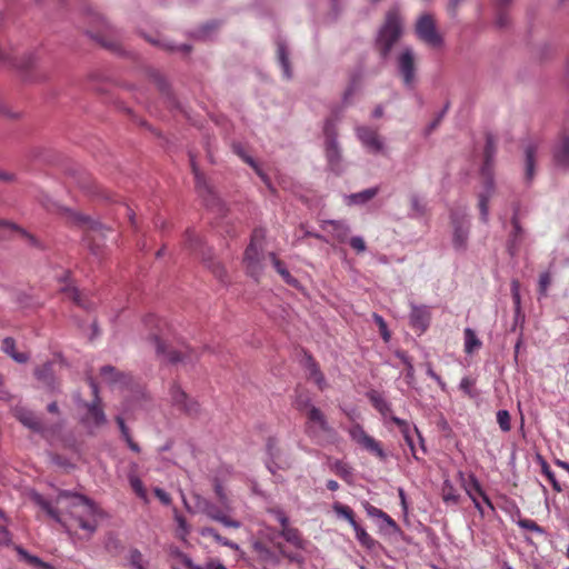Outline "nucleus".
Listing matches in <instances>:
<instances>
[{
  "label": "nucleus",
  "instance_id": "nucleus-1",
  "mask_svg": "<svg viewBox=\"0 0 569 569\" xmlns=\"http://www.w3.org/2000/svg\"><path fill=\"white\" fill-rule=\"evenodd\" d=\"M57 503L67 510L81 529L89 533H93L97 530L96 516L98 509L91 499L79 493L62 490L58 493Z\"/></svg>",
  "mask_w": 569,
  "mask_h": 569
},
{
  "label": "nucleus",
  "instance_id": "nucleus-2",
  "mask_svg": "<svg viewBox=\"0 0 569 569\" xmlns=\"http://www.w3.org/2000/svg\"><path fill=\"white\" fill-rule=\"evenodd\" d=\"M496 142L492 136L488 134L485 147V160L481 168V177L483 189L479 193V210L481 214L482 221L488 220L489 213V200L495 193V182H493V157L496 154Z\"/></svg>",
  "mask_w": 569,
  "mask_h": 569
},
{
  "label": "nucleus",
  "instance_id": "nucleus-3",
  "mask_svg": "<svg viewBox=\"0 0 569 569\" xmlns=\"http://www.w3.org/2000/svg\"><path fill=\"white\" fill-rule=\"evenodd\" d=\"M264 465L271 473L291 468L293 457L290 447L277 437H268L264 446Z\"/></svg>",
  "mask_w": 569,
  "mask_h": 569
},
{
  "label": "nucleus",
  "instance_id": "nucleus-4",
  "mask_svg": "<svg viewBox=\"0 0 569 569\" xmlns=\"http://www.w3.org/2000/svg\"><path fill=\"white\" fill-rule=\"evenodd\" d=\"M402 32V20L398 8H391L380 28L377 46L385 58L389 54L393 44L399 40Z\"/></svg>",
  "mask_w": 569,
  "mask_h": 569
},
{
  "label": "nucleus",
  "instance_id": "nucleus-5",
  "mask_svg": "<svg viewBox=\"0 0 569 569\" xmlns=\"http://www.w3.org/2000/svg\"><path fill=\"white\" fill-rule=\"evenodd\" d=\"M150 339L154 345L156 353L172 365L193 363L199 357L190 347H183L179 350L168 348V346L156 333H152Z\"/></svg>",
  "mask_w": 569,
  "mask_h": 569
},
{
  "label": "nucleus",
  "instance_id": "nucleus-6",
  "mask_svg": "<svg viewBox=\"0 0 569 569\" xmlns=\"http://www.w3.org/2000/svg\"><path fill=\"white\" fill-rule=\"evenodd\" d=\"M303 416L306 418L305 433L310 439L319 442L325 436H329L333 432V428L330 426L327 416L320 408H310Z\"/></svg>",
  "mask_w": 569,
  "mask_h": 569
},
{
  "label": "nucleus",
  "instance_id": "nucleus-7",
  "mask_svg": "<svg viewBox=\"0 0 569 569\" xmlns=\"http://www.w3.org/2000/svg\"><path fill=\"white\" fill-rule=\"evenodd\" d=\"M190 162L192 167V172L194 174L196 188L199 196L202 198L204 204L208 208L217 209L218 212H221L223 204L220 198L217 196L213 188L209 184L203 174L199 171L192 156H190Z\"/></svg>",
  "mask_w": 569,
  "mask_h": 569
},
{
  "label": "nucleus",
  "instance_id": "nucleus-8",
  "mask_svg": "<svg viewBox=\"0 0 569 569\" xmlns=\"http://www.w3.org/2000/svg\"><path fill=\"white\" fill-rule=\"evenodd\" d=\"M417 37L427 46L440 48L443 43L442 37L437 31L436 21L429 13L422 14L416 23Z\"/></svg>",
  "mask_w": 569,
  "mask_h": 569
},
{
  "label": "nucleus",
  "instance_id": "nucleus-9",
  "mask_svg": "<svg viewBox=\"0 0 569 569\" xmlns=\"http://www.w3.org/2000/svg\"><path fill=\"white\" fill-rule=\"evenodd\" d=\"M196 507L198 510L202 513H204L207 517H209L212 520H216L220 523H222L226 527L230 528H239L240 523L236 520L230 519L227 513L223 506L218 507L213 502L209 501L206 498H202L200 496L196 497Z\"/></svg>",
  "mask_w": 569,
  "mask_h": 569
},
{
  "label": "nucleus",
  "instance_id": "nucleus-10",
  "mask_svg": "<svg viewBox=\"0 0 569 569\" xmlns=\"http://www.w3.org/2000/svg\"><path fill=\"white\" fill-rule=\"evenodd\" d=\"M349 435L353 441L360 445L366 450L372 452L381 460L386 459V453L380 445L375 438L369 436L365 429L360 425H353L349 429Z\"/></svg>",
  "mask_w": 569,
  "mask_h": 569
},
{
  "label": "nucleus",
  "instance_id": "nucleus-11",
  "mask_svg": "<svg viewBox=\"0 0 569 569\" xmlns=\"http://www.w3.org/2000/svg\"><path fill=\"white\" fill-rule=\"evenodd\" d=\"M320 227L328 234L330 243H346L350 234V227L342 220H322Z\"/></svg>",
  "mask_w": 569,
  "mask_h": 569
},
{
  "label": "nucleus",
  "instance_id": "nucleus-12",
  "mask_svg": "<svg viewBox=\"0 0 569 569\" xmlns=\"http://www.w3.org/2000/svg\"><path fill=\"white\" fill-rule=\"evenodd\" d=\"M398 68L403 83L412 88L416 79L415 56L411 49H406L398 58Z\"/></svg>",
  "mask_w": 569,
  "mask_h": 569
},
{
  "label": "nucleus",
  "instance_id": "nucleus-13",
  "mask_svg": "<svg viewBox=\"0 0 569 569\" xmlns=\"http://www.w3.org/2000/svg\"><path fill=\"white\" fill-rule=\"evenodd\" d=\"M170 397L172 405L187 415L194 416L199 412L198 402L190 399L178 385L171 387Z\"/></svg>",
  "mask_w": 569,
  "mask_h": 569
},
{
  "label": "nucleus",
  "instance_id": "nucleus-14",
  "mask_svg": "<svg viewBox=\"0 0 569 569\" xmlns=\"http://www.w3.org/2000/svg\"><path fill=\"white\" fill-rule=\"evenodd\" d=\"M450 218L453 226V246L458 250L465 249L469 234V223L466 219V216H459L452 212Z\"/></svg>",
  "mask_w": 569,
  "mask_h": 569
},
{
  "label": "nucleus",
  "instance_id": "nucleus-15",
  "mask_svg": "<svg viewBox=\"0 0 569 569\" xmlns=\"http://www.w3.org/2000/svg\"><path fill=\"white\" fill-rule=\"evenodd\" d=\"M12 413L17 420L33 432L41 433L43 431L41 419L32 410L23 406H16Z\"/></svg>",
  "mask_w": 569,
  "mask_h": 569
},
{
  "label": "nucleus",
  "instance_id": "nucleus-16",
  "mask_svg": "<svg viewBox=\"0 0 569 569\" xmlns=\"http://www.w3.org/2000/svg\"><path fill=\"white\" fill-rule=\"evenodd\" d=\"M90 385L96 399L93 402L84 405L87 408V416L84 420L88 423H92L94 427H99L104 425L107 419L103 410L99 406L98 387L93 381H91Z\"/></svg>",
  "mask_w": 569,
  "mask_h": 569
},
{
  "label": "nucleus",
  "instance_id": "nucleus-17",
  "mask_svg": "<svg viewBox=\"0 0 569 569\" xmlns=\"http://www.w3.org/2000/svg\"><path fill=\"white\" fill-rule=\"evenodd\" d=\"M274 517L281 525V536L293 546L301 547V535L297 528L289 526V519L286 513L281 510H277L274 511Z\"/></svg>",
  "mask_w": 569,
  "mask_h": 569
},
{
  "label": "nucleus",
  "instance_id": "nucleus-18",
  "mask_svg": "<svg viewBox=\"0 0 569 569\" xmlns=\"http://www.w3.org/2000/svg\"><path fill=\"white\" fill-rule=\"evenodd\" d=\"M357 136L370 151L380 152L383 149V143L379 138L377 130L369 127H358Z\"/></svg>",
  "mask_w": 569,
  "mask_h": 569
},
{
  "label": "nucleus",
  "instance_id": "nucleus-19",
  "mask_svg": "<svg viewBox=\"0 0 569 569\" xmlns=\"http://www.w3.org/2000/svg\"><path fill=\"white\" fill-rule=\"evenodd\" d=\"M553 161L557 167L569 168V134L562 132L553 149Z\"/></svg>",
  "mask_w": 569,
  "mask_h": 569
},
{
  "label": "nucleus",
  "instance_id": "nucleus-20",
  "mask_svg": "<svg viewBox=\"0 0 569 569\" xmlns=\"http://www.w3.org/2000/svg\"><path fill=\"white\" fill-rule=\"evenodd\" d=\"M34 376L46 388L56 390L58 383L53 373V362L47 361L34 369Z\"/></svg>",
  "mask_w": 569,
  "mask_h": 569
},
{
  "label": "nucleus",
  "instance_id": "nucleus-21",
  "mask_svg": "<svg viewBox=\"0 0 569 569\" xmlns=\"http://www.w3.org/2000/svg\"><path fill=\"white\" fill-rule=\"evenodd\" d=\"M430 323V312L427 307H412L410 312V325L413 329L426 331Z\"/></svg>",
  "mask_w": 569,
  "mask_h": 569
},
{
  "label": "nucleus",
  "instance_id": "nucleus-22",
  "mask_svg": "<svg viewBox=\"0 0 569 569\" xmlns=\"http://www.w3.org/2000/svg\"><path fill=\"white\" fill-rule=\"evenodd\" d=\"M307 371L308 379L312 380L320 390H323L327 387L325 376L311 356H308L307 358Z\"/></svg>",
  "mask_w": 569,
  "mask_h": 569
},
{
  "label": "nucleus",
  "instance_id": "nucleus-23",
  "mask_svg": "<svg viewBox=\"0 0 569 569\" xmlns=\"http://www.w3.org/2000/svg\"><path fill=\"white\" fill-rule=\"evenodd\" d=\"M219 31V23L217 21H210L199 27L194 32L193 37L199 41H211L213 40Z\"/></svg>",
  "mask_w": 569,
  "mask_h": 569
},
{
  "label": "nucleus",
  "instance_id": "nucleus-24",
  "mask_svg": "<svg viewBox=\"0 0 569 569\" xmlns=\"http://www.w3.org/2000/svg\"><path fill=\"white\" fill-rule=\"evenodd\" d=\"M253 551L258 555V557L262 560L264 566H274L278 563L279 558L278 555L267 547L263 542H256L252 546Z\"/></svg>",
  "mask_w": 569,
  "mask_h": 569
},
{
  "label": "nucleus",
  "instance_id": "nucleus-25",
  "mask_svg": "<svg viewBox=\"0 0 569 569\" xmlns=\"http://www.w3.org/2000/svg\"><path fill=\"white\" fill-rule=\"evenodd\" d=\"M2 351L18 363H26L29 360L28 353L16 351V341L11 337H7L2 341Z\"/></svg>",
  "mask_w": 569,
  "mask_h": 569
},
{
  "label": "nucleus",
  "instance_id": "nucleus-26",
  "mask_svg": "<svg viewBox=\"0 0 569 569\" xmlns=\"http://www.w3.org/2000/svg\"><path fill=\"white\" fill-rule=\"evenodd\" d=\"M186 241L190 249L200 251L202 260L207 262L210 259V249H204L202 239L196 234L194 231L188 230L186 233Z\"/></svg>",
  "mask_w": 569,
  "mask_h": 569
},
{
  "label": "nucleus",
  "instance_id": "nucleus-27",
  "mask_svg": "<svg viewBox=\"0 0 569 569\" xmlns=\"http://www.w3.org/2000/svg\"><path fill=\"white\" fill-rule=\"evenodd\" d=\"M146 76L150 81H152L158 87V89L162 93L167 94L168 98L171 99L170 91H169V84H168L166 78L163 77V74L159 70L153 69V68H148V69H146Z\"/></svg>",
  "mask_w": 569,
  "mask_h": 569
},
{
  "label": "nucleus",
  "instance_id": "nucleus-28",
  "mask_svg": "<svg viewBox=\"0 0 569 569\" xmlns=\"http://www.w3.org/2000/svg\"><path fill=\"white\" fill-rule=\"evenodd\" d=\"M269 256L271 258L274 269L281 276L283 281L289 286L298 287V284H299L298 280L291 276L289 270L286 268L284 263L281 260H279L273 252H271Z\"/></svg>",
  "mask_w": 569,
  "mask_h": 569
},
{
  "label": "nucleus",
  "instance_id": "nucleus-29",
  "mask_svg": "<svg viewBox=\"0 0 569 569\" xmlns=\"http://www.w3.org/2000/svg\"><path fill=\"white\" fill-rule=\"evenodd\" d=\"M326 156L328 162L332 170L338 171V166L340 161V152L338 149L337 141L335 139H330L326 141Z\"/></svg>",
  "mask_w": 569,
  "mask_h": 569
},
{
  "label": "nucleus",
  "instance_id": "nucleus-30",
  "mask_svg": "<svg viewBox=\"0 0 569 569\" xmlns=\"http://www.w3.org/2000/svg\"><path fill=\"white\" fill-rule=\"evenodd\" d=\"M368 398L371 405L378 410L382 416H387L391 412V405L377 391H371L368 393Z\"/></svg>",
  "mask_w": 569,
  "mask_h": 569
},
{
  "label": "nucleus",
  "instance_id": "nucleus-31",
  "mask_svg": "<svg viewBox=\"0 0 569 569\" xmlns=\"http://www.w3.org/2000/svg\"><path fill=\"white\" fill-rule=\"evenodd\" d=\"M149 41L156 46H159L170 52H178L183 56H188L191 52V46L188 43L174 44L172 42L166 40H153L149 39Z\"/></svg>",
  "mask_w": 569,
  "mask_h": 569
},
{
  "label": "nucleus",
  "instance_id": "nucleus-32",
  "mask_svg": "<svg viewBox=\"0 0 569 569\" xmlns=\"http://www.w3.org/2000/svg\"><path fill=\"white\" fill-rule=\"evenodd\" d=\"M441 497L445 503L457 505L460 499V495L455 486L449 481L445 480L441 488Z\"/></svg>",
  "mask_w": 569,
  "mask_h": 569
},
{
  "label": "nucleus",
  "instance_id": "nucleus-33",
  "mask_svg": "<svg viewBox=\"0 0 569 569\" xmlns=\"http://www.w3.org/2000/svg\"><path fill=\"white\" fill-rule=\"evenodd\" d=\"M116 421H117L118 427L120 429L121 437L126 441V443L128 445L130 450H132L133 452L139 453L141 449H140L139 445L137 442H134L133 439L131 438L129 428L127 427V425L124 422V419L121 416H118L116 418Z\"/></svg>",
  "mask_w": 569,
  "mask_h": 569
},
{
  "label": "nucleus",
  "instance_id": "nucleus-34",
  "mask_svg": "<svg viewBox=\"0 0 569 569\" xmlns=\"http://www.w3.org/2000/svg\"><path fill=\"white\" fill-rule=\"evenodd\" d=\"M62 292L69 298L71 299L74 303H77L78 306H80L81 308L86 309V310H89L91 309L92 307V303L87 301L82 295L78 291L77 288L74 287H69V286H66L63 287L62 289Z\"/></svg>",
  "mask_w": 569,
  "mask_h": 569
},
{
  "label": "nucleus",
  "instance_id": "nucleus-35",
  "mask_svg": "<svg viewBox=\"0 0 569 569\" xmlns=\"http://www.w3.org/2000/svg\"><path fill=\"white\" fill-rule=\"evenodd\" d=\"M100 375L109 383L121 382L126 378L123 372L118 371L113 366L110 365L101 367Z\"/></svg>",
  "mask_w": 569,
  "mask_h": 569
},
{
  "label": "nucleus",
  "instance_id": "nucleus-36",
  "mask_svg": "<svg viewBox=\"0 0 569 569\" xmlns=\"http://www.w3.org/2000/svg\"><path fill=\"white\" fill-rule=\"evenodd\" d=\"M512 0H496V23L498 27L503 28L509 23V18L506 12V8L511 3Z\"/></svg>",
  "mask_w": 569,
  "mask_h": 569
},
{
  "label": "nucleus",
  "instance_id": "nucleus-37",
  "mask_svg": "<svg viewBox=\"0 0 569 569\" xmlns=\"http://www.w3.org/2000/svg\"><path fill=\"white\" fill-rule=\"evenodd\" d=\"M537 152L536 146H528L525 150L526 153V179L531 181L535 176V156Z\"/></svg>",
  "mask_w": 569,
  "mask_h": 569
},
{
  "label": "nucleus",
  "instance_id": "nucleus-38",
  "mask_svg": "<svg viewBox=\"0 0 569 569\" xmlns=\"http://www.w3.org/2000/svg\"><path fill=\"white\" fill-rule=\"evenodd\" d=\"M465 351L466 353H472L475 349L481 346V341L478 339L475 331L470 328L465 329Z\"/></svg>",
  "mask_w": 569,
  "mask_h": 569
},
{
  "label": "nucleus",
  "instance_id": "nucleus-39",
  "mask_svg": "<svg viewBox=\"0 0 569 569\" xmlns=\"http://www.w3.org/2000/svg\"><path fill=\"white\" fill-rule=\"evenodd\" d=\"M71 217L76 223L86 227L89 232H97L101 227L99 222L81 213L72 212Z\"/></svg>",
  "mask_w": 569,
  "mask_h": 569
},
{
  "label": "nucleus",
  "instance_id": "nucleus-40",
  "mask_svg": "<svg viewBox=\"0 0 569 569\" xmlns=\"http://www.w3.org/2000/svg\"><path fill=\"white\" fill-rule=\"evenodd\" d=\"M332 509L338 517H342L351 526L356 525L357 521L355 519V512L349 506L342 505L340 502H336V503H333Z\"/></svg>",
  "mask_w": 569,
  "mask_h": 569
},
{
  "label": "nucleus",
  "instance_id": "nucleus-41",
  "mask_svg": "<svg viewBox=\"0 0 569 569\" xmlns=\"http://www.w3.org/2000/svg\"><path fill=\"white\" fill-rule=\"evenodd\" d=\"M330 469L341 479L349 480L352 476L351 468L348 463L336 460L330 465Z\"/></svg>",
  "mask_w": 569,
  "mask_h": 569
},
{
  "label": "nucleus",
  "instance_id": "nucleus-42",
  "mask_svg": "<svg viewBox=\"0 0 569 569\" xmlns=\"http://www.w3.org/2000/svg\"><path fill=\"white\" fill-rule=\"evenodd\" d=\"M293 406L302 415H306V412H308L310 408H316L310 397L305 393L297 395Z\"/></svg>",
  "mask_w": 569,
  "mask_h": 569
},
{
  "label": "nucleus",
  "instance_id": "nucleus-43",
  "mask_svg": "<svg viewBox=\"0 0 569 569\" xmlns=\"http://www.w3.org/2000/svg\"><path fill=\"white\" fill-rule=\"evenodd\" d=\"M129 482L134 493L144 502H148V493L142 481L136 475L132 473L129 475Z\"/></svg>",
  "mask_w": 569,
  "mask_h": 569
},
{
  "label": "nucleus",
  "instance_id": "nucleus-44",
  "mask_svg": "<svg viewBox=\"0 0 569 569\" xmlns=\"http://www.w3.org/2000/svg\"><path fill=\"white\" fill-rule=\"evenodd\" d=\"M378 193V188H369L363 191L352 193L350 200L352 203H366L367 201L375 198Z\"/></svg>",
  "mask_w": 569,
  "mask_h": 569
},
{
  "label": "nucleus",
  "instance_id": "nucleus-45",
  "mask_svg": "<svg viewBox=\"0 0 569 569\" xmlns=\"http://www.w3.org/2000/svg\"><path fill=\"white\" fill-rule=\"evenodd\" d=\"M411 217L418 218L422 217L426 213V204L421 201V199L417 194H411L409 197Z\"/></svg>",
  "mask_w": 569,
  "mask_h": 569
},
{
  "label": "nucleus",
  "instance_id": "nucleus-46",
  "mask_svg": "<svg viewBox=\"0 0 569 569\" xmlns=\"http://www.w3.org/2000/svg\"><path fill=\"white\" fill-rule=\"evenodd\" d=\"M37 502L39 506L58 523H61L64 526V522L62 521V518L57 509H54L49 501L44 500L42 497H37Z\"/></svg>",
  "mask_w": 569,
  "mask_h": 569
},
{
  "label": "nucleus",
  "instance_id": "nucleus-47",
  "mask_svg": "<svg viewBox=\"0 0 569 569\" xmlns=\"http://www.w3.org/2000/svg\"><path fill=\"white\" fill-rule=\"evenodd\" d=\"M541 472L548 479V481L551 483L555 491H557V492L562 491V488H561L560 483L558 482V480L556 479L553 471L551 470L548 462L545 460L541 461Z\"/></svg>",
  "mask_w": 569,
  "mask_h": 569
},
{
  "label": "nucleus",
  "instance_id": "nucleus-48",
  "mask_svg": "<svg viewBox=\"0 0 569 569\" xmlns=\"http://www.w3.org/2000/svg\"><path fill=\"white\" fill-rule=\"evenodd\" d=\"M511 224H512V233H511V244H510V251L511 253L513 254V249L515 247L517 246V243L521 240V237H522V228L519 223V220L517 218V214H515L511 219Z\"/></svg>",
  "mask_w": 569,
  "mask_h": 569
},
{
  "label": "nucleus",
  "instance_id": "nucleus-49",
  "mask_svg": "<svg viewBox=\"0 0 569 569\" xmlns=\"http://www.w3.org/2000/svg\"><path fill=\"white\" fill-rule=\"evenodd\" d=\"M351 527L356 532V538L362 546L370 547L372 545V538L358 522H356V525H352Z\"/></svg>",
  "mask_w": 569,
  "mask_h": 569
},
{
  "label": "nucleus",
  "instance_id": "nucleus-50",
  "mask_svg": "<svg viewBox=\"0 0 569 569\" xmlns=\"http://www.w3.org/2000/svg\"><path fill=\"white\" fill-rule=\"evenodd\" d=\"M470 482L472 485V488H475V491L478 493L479 497H481L482 501L491 509L495 510V507L490 500V498L487 496V493L483 491L479 480L476 478L475 475H470Z\"/></svg>",
  "mask_w": 569,
  "mask_h": 569
},
{
  "label": "nucleus",
  "instance_id": "nucleus-51",
  "mask_svg": "<svg viewBox=\"0 0 569 569\" xmlns=\"http://www.w3.org/2000/svg\"><path fill=\"white\" fill-rule=\"evenodd\" d=\"M202 536H209V537H212L217 542L223 545V546H228L230 548H234L237 549L238 546L231 541H229L228 539L221 537L213 528H204L202 529L201 531Z\"/></svg>",
  "mask_w": 569,
  "mask_h": 569
},
{
  "label": "nucleus",
  "instance_id": "nucleus-52",
  "mask_svg": "<svg viewBox=\"0 0 569 569\" xmlns=\"http://www.w3.org/2000/svg\"><path fill=\"white\" fill-rule=\"evenodd\" d=\"M497 422L503 432L510 431L511 430V417H510L509 411L499 410L497 412Z\"/></svg>",
  "mask_w": 569,
  "mask_h": 569
},
{
  "label": "nucleus",
  "instance_id": "nucleus-53",
  "mask_svg": "<svg viewBox=\"0 0 569 569\" xmlns=\"http://www.w3.org/2000/svg\"><path fill=\"white\" fill-rule=\"evenodd\" d=\"M372 318L375 320V322L377 323L378 328H379V332L383 339L385 342H388L391 338V335H390V331L388 330V326H387V322L385 321V319L378 315V313H373L372 315Z\"/></svg>",
  "mask_w": 569,
  "mask_h": 569
},
{
  "label": "nucleus",
  "instance_id": "nucleus-54",
  "mask_svg": "<svg viewBox=\"0 0 569 569\" xmlns=\"http://www.w3.org/2000/svg\"><path fill=\"white\" fill-rule=\"evenodd\" d=\"M391 421L393 423H396L398 426V428L400 429V431L402 432L405 439H406V442L408 443L409 447H412V439L411 437L409 436V423L403 420V419H400L396 416H392L391 417Z\"/></svg>",
  "mask_w": 569,
  "mask_h": 569
},
{
  "label": "nucleus",
  "instance_id": "nucleus-55",
  "mask_svg": "<svg viewBox=\"0 0 569 569\" xmlns=\"http://www.w3.org/2000/svg\"><path fill=\"white\" fill-rule=\"evenodd\" d=\"M391 421L393 423H396L398 426V428L400 429V431L402 432L405 439H406V442L408 443L409 447H412V439L411 437L409 436V423L403 420V419H400L396 416H392L391 417Z\"/></svg>",
  "mask_w": 569,
  "mask_h": 569
},
{
  "label": "nucleus",
  "instance_id": "nucleus-56",
  "mask_svg": "<svg viewBox=\"0 0 569 569\" xmlns=\"http://www.w3.org/2000/svg\"><path fill=\"white\" fill-rule=\"evenodd\" d=\"M129 561L136 569H147L143 556L138 549L130 550Z\"/></svg>",
  "mask_w": 569,
  "mask_h": 569
},
{
  "label": "nucleus",
  "instance_id": "nucleus-57",
  "mask_svg": "<svg viewBox=\"0 0 569 569\" xmlns=\"http://www.w3.org/2000/svg\"><path fill=\"white\" fill-rule=\"evenodd\" d=\"M278 58H279L280 64L282 67L283 74L287 78H290L291 73H290L289 59H288V56L286 52V48L283 46H279V48H278Z\"/></svg>",
  "mask_w": 569,
  "mask_h": 569
},
{
  "label": "nucleus",
  "instance_id": "nucleus-58",
  "mask_svg": "<svg viewBox=\"0 0 569 569\" xmlns=\"http://www.w3.org/2000/svg\"><path fill=\"white\" fill-rule=\"evenodd\" d=\"M517 523L522 529H526V530H529V531H535V532H538V533H542L543 532L542 528L536 521H533L531 519L520 518L517 521Z\"/></svg>",
  "mask_w": 569,
  "mask_h": 569
},
{
  "label": "nucleus",
  "instance_id": "nucleus-59",
  "mask_svg": "<svg viewBox=\"0 0 569 569\" xmlns=\"http://www.w3.org/2000/svg\"><path fill=\"white\" fill-rule=\"evenodd\" d=\"M18 550V553L24 559L27 560L28 562L34 565V566H39V567H44V568H49V566L43 562L40 558L36 557V556H32L30 553H28L24 549L22 548H17Z\"/></svg>",
  "mask_w": 569,
  "mask_h": 569
},
{
  "label": "nucleus",
  "instance_id": "nucleus-60",
  "mask_svg": "<svg viewBox=\"0 0 569 569\" xmlns=\"http://www.w3.org/2000/svg\"><path fill=\"white\" fill-rule=\"evenodd\" d=\"M475 383H476L475 379L465 377L461 379L459 388L462 392H465V395L472 398L475 396L473 390H472Z\"/></svg>",
  "mask_w": 569,
  "mask_h": 569
},
{
  "label": "nucleus",
  "instance_id": "nucleus-61",
  "mask_svg": "<svg viewBox=\"0 0 569 569\" xmlns=\"http://www.w3.org/2000/svg\"><path fill=\"white\" fill-rule=\"evenodd\" d=\"M231 149L244 163H249V153L247 152L246 146L241 142H232Z\"/></svg>",
  "mask_w": 569,
  "mask_h": 569
},
{
  "label": "nucleus",
  "instance_id": "nucleus-62",
  "mask_svg": "<svg viewBox=\"0 0 569 569\" xmlns=\"http://www.w3.org/2000/svg\"><path fill=\"white\" fill-rule=\"evenodd\" d=\"M350 247L357 252V253H362L366 251L367 249V246H366V241L362 237H351L350 239L348 238V241Z\"/></svg>",
  "mask_w": 569,
  "mask_h": 569
},
{
  "label": "nucleus",
  "instance_id": "nucleus-63",
  "mask_svg": "<svg viewBox=\"0 0 569 569\" xmlns=\"http://www.w3.org/2000/svg\"><path fill=\"white\" fill-rule=\"evenodd\" d=\"M551 283V276L549 272H543L539 277V292L542 296L547 295L548 288Z\"/></svg>",
  "mask_w": 569,
  "mask_h": 569
},
{
  "label": "nucleus",
  "instance_id": "nucleus-64",
  "mask_svg": "<svg viewBox=\"0 0 569 569\" xmlns=\"http://www.w3.org/2000/svg\"><path fill=\"white\" fill-rule=\"evenodd\" d=\"M325 134H326V141H329L330 139L336 140V129H335V121L332 119H327L323 128Z\"/></svg>",
  "mask_w": 569,
  "mask_h": 569
}]
</instances>
